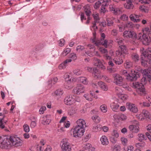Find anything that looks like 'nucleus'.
Returning <instances> with one entry per match:
<instances>
[{
    "label": "nucleus",
    "mask_w": 151,
    "mask_h": 151,
    "mask_svg": "<svg viewBox=\"0 0 151 151\" xmlns=\"http://www.w3.org/2000/svg\"><path fill=\"white\" fill-rule=\"evenodd\" d=\"M145 59H142L141 63L142 65L143 66L145 67H147L148 64H151V63L149 62L150 59H148V58H147L146 57H145Z\"/></svg>",
    "instance_id": "35"
},
{
    "label": "nucleus",
    "mask_w": 151,
    "mask_h": 151,
    "mask_svg": "<svg viewBox=\"0 0 151 151\" xmlns=\"http://www.w3.org/2000/svg\"><path fill=\"white\" fill-rule=\"evenodd\" d=\"M133 60L135 61H137L139 60V58L138 55L135 53H134L132 55Z\"/></svg>",
    "instance_id": "46"
},
{
    "label": "nucleus",
    "mask_w": 151,
    "mask_h": 151,
    "mask_svg": "<svg viewBox=\"0 0 151 151\" xmlns=\"http://www.w3.org/2000/svg\"><path fill=\"white\" fill-rule=\"evenodd\" d=\"M93 63L94 65L99 68L104 70L106 69L105 67L103 65L100 60L96 58H94Z\"/></svg>",
    "instance_id": "13"
},
{
    "label": "nucleus",
    "mask_w": 151,
    "mask_h": 151,
    "mask_svg": "<svg viewBox=\"0 0 151 151\" xmlns=\"http://www.w3.org/2000/svg\"><path fill=\"white\" fill-rule=\"evenodd\" d=\"M136 116L137 118L140 120H142L145 119L142 113L137 114Z\"/></svg>",
    "instance_id": "52"
},
{
    "label": "nucleus",
    "mask_w": 151,
    "mask_h": 151,
    "mask_svg": "<svg viewBox=\"0 0 151 151\" xmlns=\"http://www.w3.org/2000/svg\"><path fill=\"white\" fill-rule=\"evenodd\" d=\"M140 52L142 56L143 55L145 57H146L147 58L150 59L149 62L151 63V48H148L146 50L142 47L140 49Z\"/></svg>",
    "instance_id": "8"
},
{
    "label": "nucleus",
    "mask_w": 151,
    "mask_h": 151,
    "mask_svg": "<svg viewBox=\"0 0 151 151\" xmlns=\"http://www.w3.org/2000/svg\"><path fill=\"white\" fill-rule=\"evenodd\" d=\"M71 147L69 143L67 142H64L61 146L62 151H70Z\"/></svg>",
    "instance_id": "19"
},
{
    "label": "nucleus",
    "mask_w": 151,
    "mask_h": 151,
    "mask_svg": "<svg viewBox=\"0 0 151 151\" xmlns=\"http://www.w3.org/2000/svg\"><path fill=\"white\" fill-rule=\"evenodd\" d=\"M124 66L127 69H129L132 66V63L129 60H126L124 63Z\"/></svg>",
    "instance_id": "38"
},
{
    "label": "nucleus",
    "mask_w": 151,
    "mask_h": 151,
    "mask_svg": "<svg viewBox=\"0 0 151 151\" xmlns=\"http://www.w3.org/2000/svg\"><path fill=\"white\" fill-rule=\"evenodd\" d=\"M116 42L119 45H122L123 42L122 39L118 37L116 39Z\"/></svg>",
    "instance_id": "64"
},
{
    "label": "nucleus",
    "mask_w": 151,
    "mask_h": 151,
    "mask_svg": "<svg viewBox=\"0 0 151 151\" xmlns=\"http://www.w3.org/2000/svg\"><path fill=\"white\" fill-rule=\"evenodd\" d=\"M73 86L72 84V82L71 79H68L66 81V82L65 85V87L67 89H70L72 88Z\"/></svg>",
    "instance_id": "31"
},
{
    "label": "nucleus",
    "mask_w": 151,
    "mask_h": 151,
    "mask_svg": "<svg viewBox=\"0 0 151 151\" xmlns=\"http://www.w3.org/2000/svg\"><path fill=\"white\" fill-rule=\"evenodd\" d=\"M140 35L139 37L140 39L142 38L143 39L142 44L144 45H148L151 42V36L149 37L148 36L144 35L143 37L141 34Z\"/></svg>",
    "instance_id": "16"
},
{
    "label": "nucleus",
    "mask_w": 151,
    "mask_h": 151,
    "mask_svg": "<svg viewBox=\"0 0 151 151\" xmlns=\"http://www.w3.org/2000/svg\"><path fill=\"white\" fill-rule=\"evenodd\" d=\"M110 107L114 111H116L119 108V105L115 104L114 102L112 103L110 105Z\"/></svg>",
    "instance_id": "36"
},
{
    "label": "nucleus",
    "mask_w": 151,
    "mask_h": 151,
    "mask_svg": "<svg viewBox=\"0 0 151 151\" xmlns=\"http://www.w3.org/2000/svg\"><path fill=\"white\" fill-rule=\"evenodd\" d=\"M107 22V25L109 26H112L114 23L113 21L110 19H108L106 20Z\"/></svg>",
    "instance_id": "56"
},
{
    "label": "nucleus",
    "mask_w": 151,
    "mask_h": 151,
    "mask_svg": "<svg viewBox=\"0 0 151 151\" xmlns=\"http://www.w3.org/2000/svg\"><path fill=\"white\" fill-rule=\"evenodd\" d=\"M78 81L80 83L86 85L88 83V81L86 78L84 77H79L77 78Z\"/></svg>",
    "instance_id": "33"
},
{
    "label": "nucleus",
    "mask_w": 151,
    "mask_h": 151,
    "mask_svg": "<svg viewBox=\"0 0 151 151\" xmlns=\"http://www.w3.org/2000/svg\"><path fill=\"white\" fill-rule=\"evenodd\" d=\"M112 137H110V140L113 143H115L117 141L116 138L119 136V133L117 130L114 129L111 132Z\"/></svg>",
    "instance_id": "12"
},
{
    "label": "nucleus",
    "mask_w": 151,
    "mask_h": 151,
    "mask_svg": "<svg viewBox=\"0 0 151 151\" xmlns=\"http://www.w3.org/2000/svg\"><path fill=\"white\" fill-rule=\"evenodd\" d=\"M138 140L141 142L143 140H145L147 139L146 137L142 134H138Z\"/></svg>",
    "instance_id": "41"
},
{
    "label": "nucleus",
    "mask_w": 151,
    "mask_h": 151,
    "mask_svg": "<svg viewBox=\"0 0 151 151\" xmlns=\"http://www.w3.org/2000/svg\"><path fill=\"white\" fill-rule=\"evenodd\" d=\"M84 97L86 99L89 101H91L93 100V98H95L96 99L97 98V96L94 93L91 91L90 94H85L84 95Z\"/></svg>",
    "instance_id": "20"
},
{
    "label": "nucleus",
    "mask_w": 151,
    "mask_h": 151,
    "mask_svg": "<svg viewBox=\"0 0 151 151\" xmlns=\"http://www.w3.org/2000/svg\"><path fill=\"white\" fill-rule=\"evenodd\" d=\"M84 129L76 127L73 129V136L76 138L81 137L84 134Z\"/></svg>",
    "instance_id": "6"
},
{
    "label": "nucleus",
    "mask_w": 151,
    "mask_h": 151,
    "mask_svg": "<svg viewBox=\"0 0 151 151\" xmlns=\"http://www.w3.org/2000/svg\"><path fill=\"white\" fill-rule=\"evenodd\" d=\"M85 53L87 54L90 57L93 56V55H96L99 57H101V56L97 51H95V50L94 51L90 52L89 51H86Z\"/></svg>",
    "instance_id": "24"
},
{
    "label": "nucleus",
    "mask_w": 151,
    "mask_h": 151,
    "mask_svg": "<svg viewBox=\"0 0 151 151\" xmlns=\"http://www.w3.org/2000/svg\"><path fill=\"white\" fill-rule=\"evenodd\" d=\"M123 36L124 37L127 38H133L135 40L134 41H132L131 43L134 45H137L138 44L137 36L136 33L134 31L129 30L125 31L123 33Z\"/></svg>",
    "instance_id": "3"
},
{
    "label": "nucleus",
    "mask_w": 151,
    "mask_h": 151,
    "mask_svg": "<svg viewBox=\"0 0 151 151\" xmlns=\"http://www.w3.org/2000/svg\"><path fill=\"white\" fill-rule=\"evenodd\" d=\"M142 114H143V116L148 119L151 120V115L150 113L147 111L144 110L142 111Z\"/></svg>",
    "instance_id": "39"
},
{
    "label": "nucleus",
    "mask_w": 151,
    "mask_h": 151,
    "mask_svg": "<svg viewBox=\"0 0 151 151\" xmlns=\"http://www.w3.org/2000/svg\"><path fill=\"white\" fill-rule=\"evenodd\" d=\"M51 121L50 115H47L43 116L42 120V123L44 125L48 124Z\"/></svg>",
    "instance_id": "17"
},
{
    "label": "nucleus",
    "mask_w": 151,
    "mask_h": 151,
    "mask_svg": "<svg viewBox=\"0 0 151 151\" xmlns=\"http://www.w3.org/2000/svg\"><path fill=\"white\" fill-rule=\"evenodd\" d=\"M151 68H147L144 69L142 72V74L147 77H150L151 76Z\"/></svg>",
    "instance_id": "30"
},
{
    "label": "nucleus",
    "mask_w": 151,
    "mask_h": 151,
    "mask_svg": "<svg viewBox=\"0 0 151 151\" xmlns=\"http://www.w3.org/2000/svg\"><path fill=\"white\" fill-rule=\"evenodd\" d=\"M108 3L103 1L101 9H107L106 7L108 6Z\"/></svg>",
    "instance_id": "55"
},
{
    "label": "nucleus",
    "mask_w": 151,
    "mask_h": 151,
    "mask_svg": "<svg viewBox=\"0 0 151 151\" xmlns=\"http://www.w3.org/2000/svg\"><path fill=\"white\" fill-rule=\"evenodd\" d=\"M121 86H122L124 88H125L126 89H127V90L129 91H131V88L130 87H129V86H128L127 84H125L124 83V81L122 83V85Z\"/></svg>",
    "instance_id": "57"
},
{
    "label": "nucleus",
    "mask_w": 151,
    "mask_h": 151,
    "mask_svg": "<svg viewBox=\"0 0 151 151\" xmlns=\"http://www.w3.org/2000/svg\"><path fill=\"white\" fill-rule=\"evenodd\" d=\"M133 0H129L124 5L125 8L127 9H133V5L132 4Z\"/></svg>",
    "instance_id": "27"
},
{
    "label": "nucleus",
    "mask_w": 151,
    "mask_h": 151,
    "mask_svg": "<svg viewBox=\"0 0 151 151\" xmlns=\"http://www.w3.org/2000/svg\"><path fill=\"white\" fill-rule=\"evenodd\" d=\"M70 51V49L69 48H67L62 53V55L63 56H65L67 54L69 53Z\"/></svg>",
    "instance_id": "49"
},
{
    "label": "nucleus",
    "mask_w": 151,
    "mask_h": 151,
    "mask_svg": "<svg viewBox=\"0 0 151 151\" xmlns=\"http://www.w3.org/2000/svg\"><path fill=\"white\" fill-rule=\"evenodd\" d=\"M141 83L138 82L133 83V87L136 89V91L139 94L143 95L145 94L144 85H145L147 82L146 77L143 76L141 79Z\"/></svg>",
    "instance_id": "1"
},
{
    "label": "nucleus",
    "mask_w": 151,
    "mask_h": 151,
    "mask_svg": "<svg viewBox=\"0 0 151 151\" xmlns=\"http://www.w3.org/2000/svg\"><path fill=\"white\" fill-rule=\"evenodd\" d=\"M73 101L74 102V104H75L76 105L78 103H79L81 102V98L78 96H76L75 97V98H73Z\"/></svg>",
    "instance_id": "44"
},
{
    "label": "nucleus",
    "mask_w": 151,
    "mask_h": 151,
    "mask_svg": "<svg viewBox=\"0 0 151 151\" xmlns=\"http://www.w3.org/2000/svg\"><path fill=\"white\" fill-rule=\"evenodd\" d=\"M84 86L81 84H78L76 87L74 88L73 92L74 93L79 95L84 93Z\"/></svg>",
    "instance_id": "9"
},
{
    "label": "nucleus",
    "mask_w": 151,
    "mask_h": 151,
    "mask_svg": "<svg viewBox=\"0 0 151 151\" xmlns=\"http://www.w3.org/2000/svg\"><path fill=\"white\" fill-rule=\"evenodd\" d=\"M69 57L73 60H76L77 58L76 54L74 53L70 54L69 55Z\"/></svg>",
    "instance_id": "50"
},
{
    "label": "nucleus",
    "mask_w": 151,
    "mask_h": 151,
    "mask_svg": "<svg viewBox=\"0 0 151 151\" xmlns=\"http://www.w3.org/2000/svg\"><path fill=\"white\" fill-rule=\"evenodd\" d=\"M98 85L100 88L103 91H106L108 90V87L106 84L102 81H99L98 83Z\"/></svg>",
    "instance_id": "29"
},
{
    "label": "nucleus",
    "mask_w": 151,
    "mask_h": 151,
    "mask_svg": "<svg viewBox=\"0 0 151 151\" xmlns=\"http://www.w3.org/2000/svg\"><path fill=\"white\" fill-rule=\"evenodd\" d=\"M91 118L93 121L96 123H99L100 122L101 118L97 115H93L91 117Z\"/></svg>",
    "instance_id": "40"
},
{
    "label": "nucleus",
    "mask_w": 151,
    "mask_h": 151,
    "mask_svg": "<svg viewBox=\"0 0 151 151\" xmlns=\"http://www.w3.org/2000/svg\"><path fill=\"white\" fill-rule=\"evenodd\" d=\"M101 144L104 145H106L109 143L107 137L105 136H103L101 138Z\"/></svg>",
    "instance_id": "34"
},
{
    "label": "nucleus",
    "mask_w": 151,
    "mask_h": 151,
    "mask_svg": "<svg viewBox=\"0 0 151 151\" xmlns=\"http://www.w3.org/2000/svg\"><path fill=\"white\" fill-rule=\"evenodd\" d=\"M100 109L101 111L103 113H106L107 111V106L105 104L101 105L100 106Z\"/></svg>",
    "instance_id": "42"
},
{
    "label": "nucleus",
    "mask_w": 151,
    "mask_h": 151,
    "mask_svg": "<svg viewBox=\"0 0 151 151\" xmlns=\"http://www.w3.org/2000/svg\"><path fill=\"white\" fill-rule=\"evenodd\" d=\"M65 43V41L63 39H60L58 41L59 45L60 47L63 46Z\"/></svg>",
    "instance_id": "47"
},
{
    "label": "nucleus",
    "mask_w": 151,
    "mask_h": 151,
    "mask_svg": "<svg viewBox=\"0 0 151 151\" xmlns=\"http://www.w3.org/2000/svg\"><path fill=\"white\" fill-rule=\"evenodd\" d=\"M114 62L116 65H120L123 62L122 59L119 57L117 56L115 57L113 59Z\"/></svg>",
    "instance_id": "28"
},
{
    "label": "nucleus",
    "mask_w": 151,
    "mask_h": 151,
    "mask_svg": "<svg viewBox=\"0 0 151 151\" xmlns=\"http://www.w3.org/2000/svg\"><path fill=\"white\" fill-rule=\"evenodd\" d=\"M4 118L0 119V128L2 129L4 128L5 127L4 124L6 123L7 121H4Z\"/></svg>",
    "instance_id": "45"
},
{
    "label": "nucleus",
    "mask_w": 151,
    "mask_h": 151,
    "mask_svg": "<svg viewBox=\"0 0 151 151\" xmlns=\"http://www.w3.org/2000/svg\"><path fill=\"white\" fill-rule=\"evenodd\" d=\"M127 76L126 79L129 81H133L136 80L139 76L137 72L135 70H132L130 74H128Z\"/></svg>",
    "instance_id": "10"
},
{
    "label": "nucleus",
    "mask_w": 151,
    "mask_h": 151,
    "mask_svg": "<svg viewBox=\"0 0 151 151\" xmlns=\"http://www.w3.org/2000/svg\"><path fill=\"white\" fill-rule=\"evenodd\" d=\"M134 27V24L132 22H129L127 23L125 25V27L128 28H132Z\"/></svg>",
    "instance_id": "53"
},
{
    "label": "nucleus",
    "mask_w": 151,
    "mask_h": 151,
    "mask_svg": "<svg viewBox=\"0 0 151 151\" xmlns=\"http://www.w3.org/2000/svg\"><path fill=\"white\" fill-rule=\"evenodd\" d=\"M70 74L68 73H66L65 74L64 76V78L65 79L66 81H67L68 79H71Z\"/></svg>",
    "instance_id": "60"
},
{
    "label": "nucleus",
    "mask_w": 151,
    "mask_h": 151,
    "mask_svg": "<svg viewBox=\"0 0 151 151\" xmlns=\"http://www.w3.org/2000/svg\"><path fill=\"white\" fill-rule=\"evenodd\" d=\"M24 131L28 133L29 131V126L27 124H25L23 126Z\"/></svg>",
    "instance_id": "51"
},
{
    "label": "nucleus",
    "mask_w": 151,
    "mask_h": 151,
    "mask_svg": "<svg viewBox=\"0 0 151 151\" xmlns=\"http://www.w3.org/2000/svg\"><path fill=\"white\" fill-rule=\"evenodd\" d=\"M113 77L114 78V83L116 84L119 86L122 85V83L124 81V78L121 75L115 73L113 75Z\"/></svg>",
    "instance_id": "7"
},
{
    "label": "nucleus",
    "mask_w": 151,
    "mask_h": 151,
    "mask_svg": "<svg viewBox=\"0 0 151 151\" xmlns=\"http://www.w3.org/2000/svg\"><path fill=\"white\" fill-rule=\"evenodd\" d=\"M140 16L137 15L135 14H132L130 15L129 17L131 20L135 22H139L140 20L138 19Z\"/></svg>",
    "instance_id": "23"
},
{
    "label": "nucleus",
    "mask_w": 151,
    "mask_h": 151,
    "mask_svg": "<svg viewBox=\"0 0 151 151\" xmlns=\"http://www.w3.org/2000/svg\"><path fill=\"white\" fill-rule=\"evenodd\" d=\"M101 2L99 1H97L94 5V8L96 9L99 8L101 5Z\"/></svg>",
    "instance_id": "62"
},
{
    "label": "nucleus",
    "mask_w": 151,
    "mask_h": 151,
    "mask_svg": "<svg viewBox=\"0 0 151 151\" xmlns=\"http://www.w3.org/2000/svg\"><path fill=\"white\" fill-rule=\"evenodd\" d=\"M77 125L76 127H78L82 128L84 129L86 127V122L83 119H78L77 121Z\"/></svg>",
    "instance_id": "18"
},
{
    "label": "nucleus",
    "mask_w": 151,
    "mask_h": 151,
    "mask_svg": "<svg viewBox=\"0 0 151 151\" xmlns=\"http://www.w3.org/2000/svg\"><path fill=\"white\" fill-rule=\"evenodd\" d=\"M115 92L116 95L118 96L119 94L122 93V90L119 87H116L115 88Z\"/></svg>",
    "instance_id": "54"
},
{
    "label": "nucleus",
    "mask_w": 151,
    "mask_h": 151,
    "mask_svg": "<svg viewBox=\"0 0 151 151\" xmlns=\"http://www.w3.org/2000/svg\"><path fill=\"white\" fill-rule=\"evenodd\" d=\"M64 93L63 91L61 89H59L56 90L55 92V96L58 97V99L61 97Z\"/></svg>",
    "instance_id": "26"
},
{
    "label": "nucleus",
    "mask_w": 151,
    "mask_h": 151,
    "mask_svg": "<svg viewBox=\"0 0 151 151\" xmlns=\"http://www.w3.org/2000/svg\"><path fill=\"white\" fill-rule=\"evenodd\" d=\"M11 145L15 147L21 146L22 145L23 141L17 136H11L9 137Z\"/></svg>",
    "instance_id": "5"
},
{
    "label": "nucleus",
    "mask_w": 151,
    "mask_h": 151,
    "mask_svg": "<svg viewBox=\"0 0 151 151\" xmlns=\"http://www.w3.org/2000/svg\"><path fill=\"white\" fill-rule=\"evenodd\" d=\"M46 108L45 106H42L39 110V112L40 114H43L44 113V111L46 110Z\"/></svg>",
    "instance_id": "58"
},
{
    "label": "nucleus",
    "mask_w": 151,
    "mask_h": 151,
    "mask_svg": "<svg viewBox=\"0 0 151 151\" xmlns=\"http://www.w3.org/2000/svg\"><path fill=\"white\" fill-rule=\"evenodd\" d=\"M93 75L94 77L96 78L100 79L101 78V76L99 74L98 70L96 68H93Z\"/></svg>",
    "instance_id": "25"
},
{
    "label": "nucleus",
    "mask_w": 151,
    "mask_h": 151,
    "mask_svg": "<svg viewBox=\"0 0 151 151\" xmlns=\"http://www.w3.org/2000/svg\"><path fill=\"white\" fill-rule=\"evenodd\" d=\"M118 97L123 101L126 100L128 98V96L125 94H123L122 93L118 96Z\"/></svg>",
    "instance_id": "43"
},
{
    "label": "nucleus",
    "mask_w": 151,
    "mask_h": 151,
    "mask_svg": "<svg viewBox=\"0 0 151 151\" xmlns=\"http://www.w3.org/2000/svg\"><path fill=\"white\" fill-rule=\"evenodd\" d=\"M64 102L67 105H71L74 104L73 97L71 95H68L65 98Z\"/></svg>",
    "instance_id": "14"
},
{
    "label": "nucleus",
    "mask_w": 151,
    "mask_h": 151,
    "mask_svg": "<svg viewBox=\"0 0 151 151\" xmlns=\"http://www.w3.org/2000/svg\"><path fill=\"white\" fill-rule=\"evenodd\" d=\"M105 36V34L104 33H102L101 34V38L100 40H96L95 39H92V42H95V44L96 46H98L101 45H102L105 47H107L108 44L109 45V44L111 43L112 41H110V43H109L108 42V41L106 40H104Z\"/></svg>",
    "instance_id": "4"
},
{
    "label": "nucleus",
    "mask_w": 151,
    "mask_h": 151,
    "mask_svg": "<svg viewBox=\"0 0 151 151\" xmlns=\"http://www.w3.org/2000/svg\"><path fill=\"white\" fill-rule=\"evenodd\" d=\"M73 72L75 74L77 75H81L82 73V71L79 69L74 70Z\"/></svg>",
    "instance_id": "59"
},
{
    "label": "nucleus",
    "mask_w": 151,
    "mask_h": 151,
    "mask_svg": "<svg viewBox=\"0 0 151 151\" xmlns=\"http://www.w3.org/2000/svg\"><path fill=\"white\" fill-rule=\"evenodd\" d=\"M10 136H2L0 137V147L2 149H7L10 147L11 142Z\"/></svg>",
    "instance_id": "2"
},
{
    "label": "nucleus",
    "mask_w": 151,
    "mask_h": 151,
    "mask_svg": "<svg viewBox=\"0 0 151 151\" xmlns=\"http://www.w3.org/2000/svg\"><path fill=\"white\" fill-rule=\"evenodd\" d=\"M133 123L136 125H134L133 132L137 133L139 131V127L138 122L136 120H134L133 121Z\"/></svg>",
    "instance_id": "32"
},
{
    "label": "nucleus",
    "mask_w": 151,
    "mask_h": 151,
    "mask_svg": "<svg viewBox=\"0 0 151 151\" xmlns=\"http://www.w3.org/2000/svg\"><path fill=\"white\" fill-rule=\"evenodd\" d=\"M72 59H68L65 60L59 66V68L60 69H64L67 65V64L68 63L71 62Z\"/></svg>",
    "instance_id": "21"
},
{
    "label": "nucleus",
    "mask_w": 151,
    "mask_h": 151,
    "mask_svg": "<svg viewBox=\"0 0 151 151\" xmlns=\"http://www.w3.org/2000/svg\"><path fill=\"white\" fill-rule=\"evenodd\" d=\"M91 146V145L90 144L86 143L84 145L83 148L85 149L88 150Z\"/></svg>",
    "instance_id": "63"
},
{
    "label": "nucleus",
    "mask_w": 151,
    "mask_h": 151,
    "mask_svg": "<svg viewBox=\"0 0 151 151\" xmlns=\"http://www.w3.org/2000/svg\"><path fill=\"white\" fill-rule=\"evenodd\" d=\"M93 17L94 19V23H93V27L94 28V29H97V27L96 26V23H98L99 22V17L98 14H93Z\"/></svg>",
    "instance_id": "22"
},
{
    "label": "nucleus",
    "mask_w": 151,
    "mask_h": 151,
    "mask_svg": "<svg viewBox=\"0 0 151 151\" xmlns=\"http://www.w3.org/2000/svg\"><path fill=\"white\" fill-rule=\"evenodd\" d=\"M99 50L101 53L104 54V55H105L108 53V51L107 49L103 47L100 48Z\"/></svg>",
    "instance_id": "48"
},
{
    "label": "nucleus",
    "mask_w": 151,
    "mask_h": 151,
    "mask_svg": "<svg viewBox=\"0 0 151 151\" xmlns=\"http://www.w3.org/2000/svg\"><path fill=\"white\" fill-rule=\"evenodd\" d=\"M58 80V79L57 77L52 78L50 81H48V85L50 86H51L56 83L57 82Z\"/></svg>",
    "instance_id": "37"
},
{
    "label": "nucleus",
    "mask_w": 151,
    "mask_h": 151,
    "mask_svg": "<svg viewBox=\"0 0 151 151\" xmlns=\"http://www.w3.org/2000/svg\"><path fill=\"white\" fill-rule=\"evenodd\" d=\"M85 49V47H84L83 46L80 45L78 46L77 47L76 50L78 52H80L83 50Z\"/></svg>",
    "instance_id": "61"
},
{
    "label": "nucleus",
    "mask_w": 151,
    "mask_h": 151,
    "mask_svg": "<svg viewBox=\"0 0 151 151\" xmlns=\"http://www.w3.org/2000/svg\"><path fill=\"white\" fill-rule=\"evenodd\" d=\"M126 106L128 109L130 111L136 113L138 111L137 106L134 104L127 103Z\"/></svg>",
    "instance_id": "15"
},
{
    "label": "nucleus",
    "mask_w": 151,
    "mask_h": 151,
    "mask_svg": "<svg viewBox=\"0 0 151 151\" xmlns=\"http://www.w3.org/2000/svg\"><path fill=\"white\" fill-rule=\"evenodd\" d=\"M151 32V30L150 28V29L148 27H145L142 29L143 33H140L137 35V39L140 41L141 42H142V43H143V39L142 38H141V39H140L139 37V36H140V34L142 35L143 37L144 36V35L147 36L146 35V34H148L149 35L150 34Z\"/></svg>",
    "instance_id": "11"
}]
</instances>
